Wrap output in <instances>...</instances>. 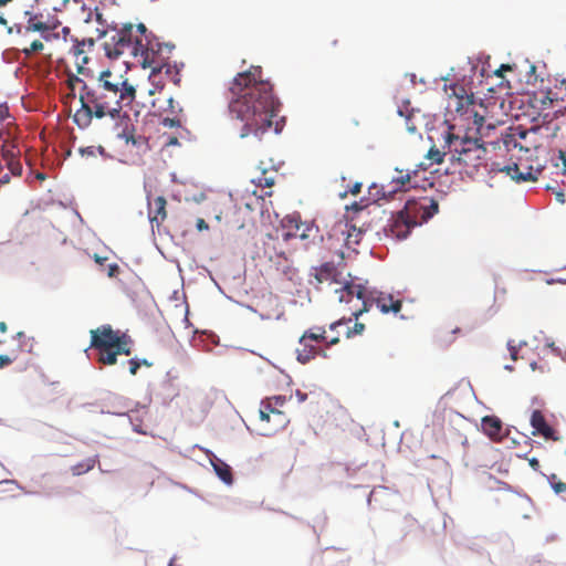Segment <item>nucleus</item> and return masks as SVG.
<instances>
[{
    "label": "nucleus",
    "instance_id": "obj_55",
    "mask_svg": "<svg viewBox=\"0 0 566 566\" xmlns=\"http://www.w3.org/2000/svg\"><path fill=\"white\" fill-rule=\"evenodd\" d=\"M106 260H107V258H101V256H98V255H95V261H96L97 263H99V264H103V262H104V261H106Z\"/></svg>",
    "mask_w": 566,
    "mask_h": 566
},
{
    "label": "nucleus",
    "instance_id": "obj_63",
    "mask_svg": "<svg viewBox=\"0 0 566 566\" xmlns=\"http://www.w3.org/2000/svg\"><path fill=\"white\" fill-rule=\"evenodd\" d=\"M83 71V67L81 65H78V72L82 73Z\"/></svg>",
    "mask_w": 566,
    "mask_h": 566
},
{
    "label": "nucleus",
    "instance_id": "obj_43",
    "mask_svg": "<svg viewBox=\"0 0 566 566\" xmlns=\"http://www.w3.org/2000/svg\"><path fill=\"white\" fill-rule=\"evenodd\" d=\"M546 98L549 99L551 103L562 101L564 102V96H558L557 93H554L553 91H548L546 94Z\"/></svg>",
    "mask_w": 566,
    "mask_h": 566
},
{
    "label": "nucleus",
    "instance_id": "obj_46",
    "mask_svg": "<svg viewBox=\"0 0 566 566\" xmlns=\"http://www.w3.org/2000/svg\"><path fill=\"white\" fill-rule=\"evenodd\" d=\"M196 227H197L198 231H203V230H208L209 229L208 223L203 219H201V218H199L197 220Z\"/></svg>",
    "mask_w": 566,
    "mask_h": 566
},
{
    "label": "nucleus",
    "instance_id": "obj_5",
    "mask_svg": "<svg viewBox=\"0 0 566 566\" xmlns=\"http://www.w3.org/2000/svg\"><path fill=\"white\" fill-rule=\"evenodd\" d=\"M101 35L105 38L103 46L109 59L127 55L137 57L142 64L147 61L150 33L144 23L114 24L108 30H102Z\"/></svg>",
    "mask_w": 566,
    "mask_h": 566
},
{
    "label": "nucleus",
    "instance_id": "obj_51",
    "mask_svg": "<svg viewBox=\"0 0 566 566\" xmlns=\"http://www.w3.org/2000/svg\"><path fill=\"white\" fill-rule=\"evenodd\" d=\"M556 200H557L558 202H560V203H565V201H566V200H565V193H564V192H562V191L557 192V193H556Z\"/></svg>",
    "mask_w": 566,
    "mask_h": 566
},
{
    "label": "nucleus",
    "instance_id": "obj_26",
    "mask_svg": "<svg viewBox=\"0 0 566 566\" xmlns=\"http://www.w3.org/2000/svg\"><path fill=\"white\" fill-rule=\"evenodd\" d=\"M97 462L96 458H87L83 460L82 462H78L77 464L72 467V473L73 475H82L88 471H91Z\"/></svg>",
    "mask_w": 566,
    "mask_h": 566
},
{
    "label": "nucleus",
    "instance_id": "obj_49",
    "mask_svg": "<svg viewBox=\"0 0 566 566\" xmlns=\"http://www.w3.org/2000/svg\"><path fill=\"white\" fill-rule=\"evenodd\" d=\"M360 189H361V184L360 182H356L352 188H350V193L352 195H358L360 192Z\"/></svg>",
    "mask_w": 566,
    "mask_h": 566
},
{
    "label": "nucleus",
    "instance_id": "obj_58",
    "mask_svg": "<svg viewBox=\"0 0 566 566\" xmlns=\"http://www.w3.org/2000/svg\"><path fill=\"white\" fill-rule=\"evenodd\" d=\"M281 130V128L279 127V123L276 122L275 123V127H274V132L275 133H279Z\"/></svg>",
    "mask_w": 566,
    "mask_h": 566
},
{
    "label": "nucleus",
    "instance_id": "obj_47",
    "mask_svg": "<svg viewBox=\"0 0 566 566\" xmlns=\"http://www.w3.org/2000/svg\"><path fill=\"white\" fill-rule=\"evenodd\" d=\"M10 181L9 172H4L3 168L0 166V182L8 184Z\"/></svg>",
    "mask_w": 566,
    "mask_h": 566
},
{
    "label": "nucleus",
    "instance_id": "obj_10",
    "mask_svg": "<svg viewBox=\"0 0 566 566\" xmlns=\"http://www.w3.org/2000/svg\"><path fill=\"white\" fill-rule=\"evenodd\" d=\"M175 50V45L171 43H159L153 42L149 39V45L147 48V61H143V65L151 66L153 73H163V77H166L167 66L169 65L172 74H177L176 64H170L168 60L170 59L172 51Z\"/></svg>",
    "mask_w": 566,
    "mask_h": 566
},
{
    "label": "nucleus",
    "instance_id": "obj_44",
    "mask_svg": "<svg viewBox=\"0 0 566 566\" xmlns=\"http://www.w3.org/2000/svg\"><path fill=\"white\" fill-rule=\"evenodd\" d=\"M507 347H509V350H510V355H511V358L513 360H516L517 359V348L516 346L514 345V342L513 340H510L507 343Z\"/></svg>",
    "mask_w": 566,
    "mask_h": 566
},
{
    "label": "nucleus",
    "instance_id": "obj_40",
    "mask_svg": "<svg viewBox=\"0 0 566 566\" xmlns=\"http://www.w3.org/2000/svg\"><path fill=\"white\" fill-rule=\"evenodd\" d=\"M406 127H407L408 132H410V133H416L418 130V126L413 122L412 114H410L406 117Z\"/></svg>",
    "mask_w": 566,
    "mask_h": 566
},
{
    "label": "nucleus",
    "instance_id": "obj_20",
    "mask_svg": "<svg viewBox=\"0 0 566 566\" xmlns=\"http://www.w3.org/2000/svg\"><path fill=\"white\" fill-rule=\"evenodd\" d=\"M501 171H505L507 176L517 182L536 180V176L533 174L532 167H526V171H522L517 164H513L505 166Z\"/></svg>",
    "mask_w": 566,
    "mask_h": 566
},
{
    "label": "nucleus",
    "instance_id": "obj_39",
    "mask_svg": "<svg viewBox=\"0 0 566 566\" xmlns=\"http://www.w3.org/2000/svg\"><path fill=\"white\" fill-rule=\"evenodd\" d=\"M128 365H129V373L132 375H136L138 369L142 366V363H140V359H138V358H132L128 360Z\"/></svg>",
    "mask_w": 566,
    "mask_h": 566
},
{
    "label": "nucleus",
    "instance_id": "obj_31",
    "mask_svg": "<svg viewBox=\"0 0 566 566\" xmlns=\"http://www.w3.org/2000/svg\"><path fill=\"white\" fill-rule=\"evenodd\" d=\"M447 151H441L437 147H431L427 154V158L430 159L434 164H441L443 161V157L447 155Z\"/></svg>",
    "mask_w": 566,
    "mask_h": 566
},
{
    "label": "nucleus",
    "instance_id": "obj_4",
    "mask_svg": "<svg viewBox=\"0 0 566 566\" xmlns=\"http://www.w3.org/2000/svg\"><path fill=\"white\" fill-rule=\"evenodd\" d=\"M171 67L167 66L166 77L163 73H155L150 75L154 88L149 91L150 95H156L151 105L154 115L159 117L158 143L160 145V155L163 158L168 155L170 146L177 145V135L175 133L167 134L166 129L177 126V117L175 116V88L177 87L176 73H171Z\"/></svg>",
    "mask_w": 566,
    "mask_h": 566
},
{
    "label": "nucleus",
    "instance_id": "obj_37",
    "mask_svg": "<svg viewBox=\"0 0 566 566\" xmlns=\"http://www.w3.org/2000/svg\"><path fill=\"white\" fill-rule=\"evenodd\" d=\"M353 232H349L347 235V243H358L361 235V230H357L355 226L352 227Z\"/></svg>",
    "mask_w": 566,
    "mask_h": 566
},
{
    "label": "nucleus",
    "instance_id": "obj_2",
    "mask_svg": "<svg viewBox=\"0 0 566 566\" xmlns=\"http://www.w3.org/2000/svg\"><path fill=\"white\" fill-rule=\"evenodd\" d=\"M136 97L135 87L122 75L103 71L93 84L84 83L80 91L81 108L74 115L78 127H88L92 119L120 117L123 107L129 106Z\"/></svg>",
    "mask_w": 566,
    "mask_h": 566
},
{
    "label": "nucleus",
    "instance_id": "obj_13",
    "mask_svg": "<svg viewBox=\"0 0 566 566\" xmlns=\"http://www.w3.org/2000/svg\"><path fill=\"white\" fill-rule=\"evenodd\" d=\"M25 15L28 17L25 24L14 25L17 33L27 36L31 32H39L42 39L49 40L51 32L56 25L49 20H44L42 14H33L25 11Z\"/></svg>",
    "mask_w": 566,
    "mask_h": 566
},
{
    "label": "nucleus",
    "instance_id": "obj_8",
    "mask_svg": "<svg viewBox=\"0 0 566 566\" xmlns=\"http://www.w3.org/2000/svg\"><path fill=\"white\" fill-rule=\"evenodd\" d=\"M338 343V337L327 338L325 327H311L298 339V346L295 349L296 359L301 364H307L317 356L326 358V348Z\"/></svg>",
    "mask_w": 566,
    "mask_h": 566
},
{
    "label": "nucleus",
    "instance_id": "obj_18",
    "mask_svg": "<svg viewBox=\"0 0 566 566\" xmlns=\"http://www.w3.org/2000/svg\"><path fill=\"white\" fill-rule=\"evenodd\" d=\"M148 216L151 222L158 224L166 218V199L161 196L149 200L148 202Z\"/></svg>",
    "mask_w": 566,
    "mask_h": 566
},
{
    "label": "nucleus",
    "instance_id": "obj_24",
    "mask_svg": "<svg viewBox=\"0 0 566 566\" xmlns=\"http://www.w3.org/2000/svg\"><path fill=\"white\" fill-rule=\"evenodd\" d=\"M182 191H179V196L182 193L184 200L186 202H196L199 203L206 199V195L201 187L193 184L182 182Z\"/></svg>",
    "mask_w": 566,
    "mask_h": 566
},
{
    "label": "nucleus",
    "instance_id": "obj_7",
    "mask_svg": "<svg viewBox=\"0 0 566 566\" xmlns=\"http://www.w3.org/2000/svg\"><path fill=\"white\" fill-rule=\"evenodd\" d=\"M452 129L453 127L449 126L443 136V148L448 149L450 159L457 163L465 174L473 175L483 165L486 148L479 139L460 138L451 132Z\"/></svg>",
    "mask_w": 566,
    "mask_h": 566
},
{
    "label": "nucleus",
    "instance_id": "obj_25",
    "mask_svg": "<svg viewBox=\"0 0 566 566\" xmlns=\"http://www.w3.org/2000/svg\"><path fill=\"white\" fill-rule=\"evenodd\" d=\"M14 136H8L3 135L0 140L2 142V158L3 161L18 159V156L20 154V150L18 147L12 143V138Z\"/></svg>",
    "mask_w": 566,
    "mask_h": 566
},
{
    "label": "nucleus",
    "instance_id": "obj_32",
    "mask_svg": "<svg viewBox=\"0 0 566 566\" xmlns=\"http://www.w3.org/2000/svg\"><path fill=\"white\" fill-rule=\"evenodd\" d=\"M253 182L261 188H271L274 185V177L268 176L266 171H263L260 177L253 180Z\"/></svg>",
    "mask_w": 566,
    "mask_h": 566
},
{
    "label": "nucleus",
    "instance_id": "obj_38",
    "mask_svg": "<svg viewBox=\"0 0 566 566\" xmlns=\"http://www.w3.org/2000/svg\"><path fill=\"white\" fill-rule=\"evenodd\" d=\"M98 150L99 154H104V148L102 146H98L97 148H95L94 146H90V147H85V148H81L80 149V153L83 155V156H95V151Z\"/></svg>",
    "mask_w": 566,
    "mask_h": 566
},
{
    "label": "nucleus",
    "instance_id": "obj_56",
    "mask_svg": "<svg viewBox=\"0 0 566 566\" xmlns=\"http://www.w3.org/2000/svg\"><path fill=\"white\" fill-rule=\"evenodd\" d=\"M0 331L2 333L7 332V324L4 322H0Z\"/></svg>",
    "mask_w": 566,
    "mask_h": 566
},
{
    "label": "nucleus",
    "instance_id": "obj_11",
    "mask_svg": "<svg viewBox=\"0 0 566 566\" xmlns=\"http://www.w3.org/2000/svg\"><path fill=\"white\" fill-rule=\"evenodd\" d=\"M409 219L416 221V227L427 222L439 211V203L432 197L423 196L408 199L402 209Z\"/></svg>",
    "mask_w": 566,
    "mask_h": 566
},
{
    "label": "nucleus",
    "instance_id": "obj_9",
    "mask_svg": "<svg viewBox=\"0 0 566 566\" xmlns=\"http://www.w3.org/2000/svg\"><path fill=\"white\" fill-rule=\"evenodd\" d=\"M285 403V396L268 397L261 401L260 419L266 423H272L271 428H269V433L282 430L289 424L290 418L283 410Z\"/></svg>",
    "mask_w": 566,
    "mask_h": 566
},
{
    "label": "nucleus",
    "instance_id": "obj_23",
    "mask_svg": "<svg viewBox=\"0 0 566 566\" xmlns=\"http://www.w3.org/2000/svg\"><path fill=\"white\" fill-rule=\"evenodd\" d=\"M134 431L146 434L148 424L145 423V418L148 417V410L144 407L142 409L132 410L128 415Z\"/></svg>",
    "mask_w": 566,
    "mask_h": 566
},
{
    "label": "nucleus",
    "instance_id": "obj_12",
    "mask_svg": "<svg viewBox=\"0 0 566 566\" xmlns=\"http://www.w3.org/2000/svg\"><path fill=\"white\" fill-rule=\"evenodd\" d=\"M363 296L367 303V310L364 313L370 311L374 305L384 314H397L402 307L401 300L395 298L391 294L368 291L365 284Z\"/></svg>",
    "mask_w": 566,
    "mask_h": 566
},
{
    "label": "nucleus",
    "instance_id": "obj_60",
    "mask_svg": "<svg viewBox=\"0 0 566 566\" xmlns=\"http://www.w3.org/2000/svg\"><path fill=\"white\" fill-rule=\"evenodd\" d=\"M140 363H142V365L150 366V364L146 359L140 360Z\"/></svg>",
    "mask_w": 566,
    "mask_h": 566
},
{
    "label": "nucleus",
    "instance_id": "obj_27",
    "mask_svg": "<svg viewBox=\"0 0 566 566\" xmlns=\"http://www.w3.org/2000/svg\"><path fill=\"white\" fill-rule=\"evenodd\" d=\"M120 137L125 139L126 144H132L137 147L146 146V139L143 136H135L132 132L124 130Z\"/></svg>",
    "mask_w": 566,
    "mask_h": 566
},
{
    "label": "nucleus",
    "instance_id": "obj_57",
    "mask_svg": "<svg viewBox=\"0 0 566 566\" xmlns=\"http://www.w3.org/2000/svg\"><path fill=\"white\" fill-rule=\"evenodd\" d=\"M0 24H2V25H7L8 24L7 19L2 14H0Z\"/></svg>",
    "mask_w": 566,
    "mask_h": 566
},
{
    "label": "nucleus",
    "instance_id": "obj_33",
    "mask_svg": "<svg viewBox=\"0 0 566 566\" xmlns=\"http://www.w3.org/2000/svg\"><path fill=\"white\" fill-rule=\"evenodd\" d=\"M85 42H76V44L72 48V53L76 57V63L78 64V59L82 56V62L86 63L88 57L84 54Z\"/></svg>",
    "mask_w": 566,
    "mask_h": 566
},
{
    "label": "nucleus",
    "instance_id": "obj_16",
    "mask_svg": "<svg viewBox=\"0 0 566 566\" xmlns=\"http://www.w3.org/2000/svg\"><path fill=\"white\" fill-rule=\"evenodd\" d=\"M396 176H394L388 184V193H394L397 191H406L410 187L411 177L416 175V171L410 170H399L396 169Z\"/></svg>",
    "mask_w": 566,
    "mask_h": 566
},
{
    "label": "nucleus",
    "instance_id": "obj_36",
    "mask_svg": "<svg viewBox=\"0 0 566 566\" xmlns=\"http://www.w3.org/2000/svg\"><path fill=\"white\" fill-rule=\"evenodd\" d=\"M364 331H365V324L356 322L353 328L347 329L346 336L348 338H350L356 335L363 334Z\"/></svg>",
    "mask_w": 566,
    "mask_h": 566
},
{
    "label": "nucleus",
    "instance_id": "obj_64",
    "mask_svg": "<svg viewBox=\"0 0 566 566\" xmlns=\"http://www.w3.org/2000/svg\"><path fill=\"white\" fill-rule=\"evenodd\" d=\"M88 44H90V45H93V44H94V41H93V40H90V41H88Z\"/></svg>",
    "mask_w": 566,
    "mask_h": 566
},
{
    "label": "nucleus",
    "instance_id": "obj_41",
    "mask_svg": "<svg viewBox=\"0 0 566 566\" xmlns=\"http://www.w3.org/2000/svg\"><path fill=\"white\" fill-rule=\"evenodd\" d=\"M95 18H96V21L103 27L105 28L104 30H108L111 27H113L114 24H108L104 19H103V14L101 12H98L97 10L95 11Z\"/></svg>",
    "mask_w": 566,
    "mask_h": 566
},
{
    "label": "nucleus",
    "instance_id": "obj_52",
    "mask_svg": "<svg viewBox=\"0 0 566 566\" xmlns=\"http://www.w3.org/2000/svg\"><path fill=\"white\" fill-rule=\"evenodd\" d=\"M350 209H353V210H355L357 212H360V211L364 210V207L360 203L355 202V203L352 205Z\"/></svg>",
    "mask_w": 566,
    "mask_h": 566
},
{
    "label": "nucleus",
    "instance_id": "obj_62",
    "mask_svg": "<svg viewBox=\"0 0 566 566\" xmlns=\"http://www.w3.org/2000/svg\"><path fill=\"white\" fill-rule=\"evenodd\" d=\"M332 43H333V45H337L338 41L334 40Z\"/></svg>",
    "mask_w": 566,
    "mask_h": 566
},
{
    "label": "nucleus",
    "instance_id": "obj_19",
    "mask_svg": "<svg viewBox=\"0 0 566 566\" xmlns=\"http://www.w3.org/2000/svg\"><path fill=\"white\" fill-rule=\"evenodd\" d=\"M14 118L9 113V107L7 104H0V138L3 135L14 136L15 135V126L13 124Z\"/></svg>",
    "mask_w": 566,
    "mask_h": 566
},
{
    "label": "nucleus",
    "instance_id": "obj_34",
    "mask_svg": "<svg viewBox=\"0 0 566 566\" xmlns=\"http://www.w3.org/2000/svg\"><path fill=\"white\" fill-rule=\"evenodd\" d=\"M11 175L21 176L22 165L19 159L4 161Z\"/></svg>",
    "mask_w": 566,
    "mask_h": 566
},
{
    "label": "nucleus",
    "instance_id": "obj_29",
    "mask_svg": "<svg viewBox=\"0 0 566 566\" xmlns=\"http://www.w3.org/2000/svg\"><path fill=\"white\" fill-rule=\"evenodd\" d=\"M44 48V44L41 40H33L30 45H24L21 48V52L25 55V56H30L32 55L33 53L35 52H40L42 51Z\"/></svg>",
    "mask_w": 566,
    "mask_h": 566
},
{
    "label": "nucleus",
    "instance_id": "obj_50",
    "mask_svg": "<svg viewBox=\"0 0 566 566\" xmlns=\"http://www.w3.org/2000/svg\"><path fill=\"white\" fill-rule=\"evenodd\" d=\"M530 465L534 469V470H537L539 468V461L535 458L531 459L530 460Z\"/></svg>",
    "mask_w": 566,
    "mask_h": 566
},
{
    "label": "nucleus",
    "instance_id": "obj_59",
    "mask_svg": "<svg viewBox=\"0 0 566 566\" xmlns=\"http://www.w3.org/2000/svg\"><path fill=\"white\" fill-rule=\"evenodd\" d=\"M298 396H300V400H301V401L305 400V398H306V395H305V394H300V392H298Z\"/></svg>",
    "mask_w": 566,
    "mask_h": 566
},
{
    "label": "nucleus",
    "instance_id": "obj_30",
    "mask_svg": "<svg viewBox=\"0 0 566 566\" xmlns=\"http://www.w3.org/2000/svg\"><path fill=\"white\" fill-rule=\"evenodd\" d=\"M460 90L463 93V95H459L457 93V88L455 87L453 88V94L458 98V105H457V109L458 111H460L464 106V104H467V105L473 104V95L472 94L471 95L465 94V92H464V90L462 87Z\"/></svg>",
    "mask_w": 566,
    "mask_h": 566
},
{
    "label": "nucleus",
    "instance_id": "obj_45",
    "mask_svg": "<svg viewBox=\"0 0 566 566\" xmlns=\"http://www.w3.org/2000/svg\"><path fill=\"white\" fill-rule=\"evenodd\" d=\"M512 70V66L510 64H502L495 72L494 74L499 77H503V74L504 72L506 71H511Z\"/></svg>",
    "mask_w": 566,
    "mask_h": 566
},
{
    "label": "nucleus",
    "instance_id": "obj_3",
    "mask_svg": "<svg viewBox=\"0 0 566 566\" xmlns=\"http://www.w3.org/2000/svg\"><path fill=\"white\" fill-rule=\"evenodd\" d=\"M312 274L317 284L339 285L335 289V294L343 316L329 325L331 331H336L338 326L352 322L353 318H358L367 310V303L363 298L364 284L357 282L350 274L347 277L344 276L334 262L314 266Z\"/></svg>",
    "mask_w": 566,
    "mask_h": 566
},
{
    "label": "nucleus",
    "instance_id": "obj_35",
    "mask_svg": "<svg viewBox=\"0 0 566 566\" xmlns=\"http://www.w3.org/2000/svg\"><path fill=\"white\" fill-rule=\"evenodd\" d=\"M84 83L85 82L82 78H80L78 76H76L75 74L67 75L66 84H67L69 88L71 90L73 96H74V90H75L76 84L83 85Z\"/></svg>",
    "mask_w": 566,
    "mask_h": 566
},
{
    "label": "nucleus",
    "instance_id": "obj_54",
    "mask_svg": "<svg viewBox=\"0 0 566 566\" xmlns=\"http://www.w3.org/2000/svg\"><path fill=\"white\" fill-rule=\"evenodd\" d=\"M13 1H14V0H0V9H1L2 7H6L7 4H9V3L13 2Z\"/></svg>",
    "mask_w": 566,
    "mask_h": 566
},
{
    "label": "nucleus",
    "instance_id": "obj_17",
    "mask_svg": "<svg viewBox=\"0 0 566 566\" xmlns=\"http://www.w3.org/2000/svg\"><path fill=\"white\" fill-rule=\"evenodd\" d=\"M481 427L483 432L492 440L499 441L503 438V424L497 417L485 416L482 418Z\"/></svg>",
    "mask_w": 566,
    "mask_h": 566
},
{
    "label": "nucleus",
    "instance_id": "obj_61",
    "mask_svg": "<svg viewBox=\"0 0 566 566\" xmlns=\"http://www.w3.org/2000/svg\"><path fill=\"white\" fill-rule=\"evenodd\" d=\"M36 178H38V179H42V180H43L45 177H44V175H43V174H41V172H40V174H38V175H36Z\"/></svg>",
    "mask_w": 566,
    "mask_h": 566
},
{
    "label": "nucleus",
    "instance_id": "obj_14",
    "mask_svg": "<svg viewBox=\"0 0 566 566\" xmlns=\"http://www.w3.org/2000/svg\"><path fill=\"white\" fill-rule=\"evenodd\" d=\"M413 228L416 221L407 218L402 210L394 214L388 223V231L399 240L406 239Z\"/></svg>",
    "mask_w": 566,
    "mask_h": 566
},
{
    "label": "nucleus",
    "instance_id": "obj_42",
    "mask_svg": "<svg viewBox=\"0 0 566 566\" xmlns=\"http://www.w3.org/2000/svg\"><path fill=\"white\" fill-rule=\"evenodd\" d=\"M13 360L14 358L9 355H0V369L9 366Z\"/></svg>",
    "mask_w": 566,
    "mask_h": 566
},
{
    "label": "nucleus",
    "instance_id": "obj_1",
    "mask_svg": "<svg viewBox=\"0 0 566 566\" xmlns=\"http://www.w3.org/2000/svg\"><path fill=\"white\" fill-rule=\"evenodd\" d=\"M262 76L261 66H251L239 73L229 88L237 96L229 103V111L243 124L240 133L242 138L264 134L277 116L279 102L272 93V85Z\"/></svg>",
    "mask_w": 566,
    "mask_h": 566
},
{
    "label": "nucleus",
    "instance_id": "obj_15",
    "mask_svg": "<svg viewBox=\"0 0 566 566\" xmlns=\"http://www.w3.org/2000/svg\"><path fill=\"white\" fill-rule=\"evenodd\" d=\"M531 424L533 427L534 436H542L546 440L557 441L560 438L556 436L555 430L546 422V419L542 411L534 410L531 416Z\"/></svg>",
    "mask_w": 566,
    "mask_h": 566
},
{
    "label": "nucleus",
    "instance_id": "obj_6",
    "mask_svg": "<svg viewBox=\"0 0 566 566\" xmlns=\"http://www.w3.org/2000/svg\"><path fill=\"white\" fill-rule=\"evenodd\" d=\"M90 347L98 350L97 361L103 365H115L118 355L132 354L133 340L129 335L115 331L109 324L101 325L90 332Z\"/></svg>",
    "mask_w": 566,
    "mask_h": 566
},
{
    "label": "nucleus",
    "instance_id": "obj_48",
    "mask_svg": "<svg viewBox=\"0 0 566 566\" xmlns=\"http://www.w3.org/2000/svg\"><path fill=\"white\" fill-rule=\"evenodd\" d=\"M119 271V268L116 263H113V264H109L108 265V276H115L116 273H118Z\"/></svg>",
    "mask_w": 566,
    "mask_h": 566
},
{
    "label": "nucleus",
    "instance_id": "obj_22",
    "mask_svg": "<svg viewBox=\"0 0 566 566\" xmlns=\"http://www.w3.org/2000/svg\"><path fill=\"white\" fill-rule=\"evenodd\" d=\"M210 463L216 472V474L226 484H232L233 478H232V470L230 465L219 459L218 457L213 455L210 459Z\"/></svg>",
    "mask_w": 566,
    "mask_h": 566
},
{
    "label": "nucleus",
    "instance_id": "obj_53",
    "mask_svg": "<svg viewBox=\"0 0 566 566\" xmlns=\"http://www.w3.org/2000/svg\"><path fill=\"white\" fill-rule=\"evenodd\" d=\"M559 158L562 159L564 168L566 170V151H560L559 153Z\"/></svg>",
    "mask_w": 566,
    "mask_h": 566
},
{
    "label": "nucleus",
    "instance_id": "obj_28",
    "mask_svg": "<svg viewBox=\"0 0 566 566\" xmlns=\"http://www.w3.org/2000/svg\"><path fill=\"white\" fill-rule=\"evenodd\" d=\"M547 479L551 488L556 494L566 492V482L560 481L557 474H551Z\"/></svg>",
    "mask_w": 566,
    "mask_h": 566
},
{
    "label": "nucleus",
    "instance_id": "obj_21",
    "mask_svg": "<svg viewBox=\"0 0 566 566\" xmlns=\"http://www.w3.org/2000/svg\"><path fill=\"white\" fill-rule=\"evenodd\" d=\"M290 223H294L295 234L303 240L314 239L317 235L318 229L313 224H308L298 220V217H292L289 219Z\"/></svg>",
    "mask_w": 566,
    "mask_h": 566
}]
</instances>
